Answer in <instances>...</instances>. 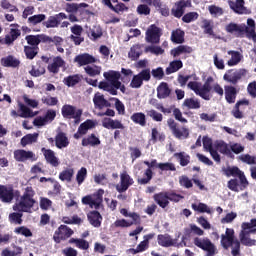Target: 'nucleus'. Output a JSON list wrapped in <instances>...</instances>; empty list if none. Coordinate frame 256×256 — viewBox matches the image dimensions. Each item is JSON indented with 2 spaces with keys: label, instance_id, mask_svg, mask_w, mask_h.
<instances>
[{
  "label": "nucleus",
  "instance_id": "obj_1",
  "mask_svg": "<svg viewBox=\"0 0 256 256\" xmlns=\"http://www.w3.org/2000/svg\"><path fill=\"white\" fill-rule=\"evenodd\" d=\"M214 81L215 79L212 76H209L202 86L201 83L197 81H190L187 84V87L193 91L195 95H198V97L204 99V101H211V98L213 97V95H211L212 90L214 93L219 95V97H223V95H225V91L219 83L214 84L213 87L211 86V83Z\"/></svg>",
  "mask_w": 256,
  "mask_h": 256
},
{
  "label": "nucleus",
  "instance_id": "obj_2",
  "mask_svg": "<svg viewBox=\"0 0 256 256\" xmlns=\"http://www.w3.org/2000/svg\"><path fill=\"white\" fill-rule=\"evenodd\" d=\"M143 163L147 165L148 168L144 171V178H138V185L151 183V179H153V169H160V171H177L175 164L171 162L158 163L157 159H152L150 162L145 160Z\"/></svg>",
  "mask_w": 256,
  "mask_h": 256
},
{
  "label": "nucleus",
  "instance_id": "obj_3",
  "mask_svg": "<svg viewBox=\"0 0 256 256\" xmlns=\"http://www.w3.org/2000/svg\"><path fill=\"white\" fill-rule=\"evenodd\" d=\"M241 238L235 237V230L226 228L225 234L221 235L220 245L223 249L231 248L232 256H241Z\"/></svg>",
  "mask_w": 256,
  "mask_h": 256
},
{
  "label": "nucleus",
  "instance_id": "obj_4",
  "mask_svg": "<svg viewBox=\"0 0 256 256\" xmlns=\"http://www.w3.org/2000/svg\"><path fill=\"white\" fill-rule=\"evenodd\" d=\"M256 218L251 219L250 222L241 224V231L239 239L245 247H255L256 245Z\"/></svg>",
  "mask_w": 256,
  "mask_h": 256
},
{
  "label": "nucleus",
  "instance_id": "obj_5",
  "mask_svg": "<svg viewBox=\"0 0 256 256\" xmlns=\"http://www.w3.org/2000/svg\"><path fill=\"white\" fill-rule=\"evenodd\" d=\"M35 190L33 187L27 186L23 195L20 197L19 202L13 205V211H18V213H29L33 209L35 201Z\"/></svg>",
  "mask_w": 256,
  "mask_h": 256
},
{
  "label": "nucleus",
  "instance_id": "obj_6",
  "mask_svg": "<svg viewBox=\"0 0 256 256\" xmlns=\"http://www.w3.org/2000/svg\"><path fill=\"white\" fill-rule=\"evenodd\" d=\"M61 113L64 119H74L76 125L81 123V117L83 116L82 109H77V107L71 104H65L62 106Z\"/></svg>",
  "mask_w": 256,
  "mask_h": 256
},
{
  "label": "nucleus",
  "instance_id": "obj_7",
  "mask_svg": "<svg viewBox=\"0 0 256 256\" xmlns=\"http://www.w3.org/2000/svg\"><path fill=\"white\" fill-rule=\"evenodd\" d=\"M193 244L195 245V247H198V249H202V251H206V256L217 255V247L207 237L205 238L195 237L193 239Z\"/></svg>",
  "mask_w": 256,
  "mask_h": 256
},
{
  "label": "nucleus",
  "instance_id": "obj_8",
  "mask_svg": "<svg viewBox=\"0 0 256 256\" xmlns=\"http://www.w3.org/2000/svg\"><path fill=\"white\" fill-rule=\"evenodd\" d=\"M163 35V29L155 24H151L146 30V42L152 43V45H157L161 43V36Z\"/></svg>",
  "mask_w": 256,
  "mask_h": 256
},
{
  "label": "nucleus",
  "instance_id": "obj_9",
  "mask_svg": "<svg viewBox=\"0 0 256 256\" xmlns=\"http://www.w3.org/2000/svg\"><path fill=\"white\" fill-rule=\"evenodd\" d=\"M103 189H100L96 194L87 195L82 198L83 205H89L91 209H99L101 207V204L103 203Z\"/></svg>",
  "mask_w": 256,
  "mask_h": 256
},
{
  "label": "nucleus",
  "instance_id": "obj_10",
  "mask_svg": "<svg viewBox=\"0 0 256 256\" xmlns=\"http://www.w3.org/2000/svg\"><path fill=\"white\" fill-rule=\"evenodd\" d=\"M193 7L191 0H179L174 3V6L171 9V15L176 19H181L185 15V10Z\"/></svg>",
  "mask_w": 256,
  "mask_h": 256
},
{
  "label": "nucleus",
  "instance_id": "obj_11",
  "mask_svg": "<svg viewBox=\"0 0 256 256\" xmlns=\"http://www.w3.org/2000/svg\"><path fill=\"white\" fill-rule=\"evenodd\" d=\"M167 124L169 129L172 132V135L176 137V139H187L189 137V129L182 127L181 129L179 128L177 122L173 120V118H170L167 120Z\"/></svg>",
  "mask_w": 256,
  "mask_h": 256
},
{
  "label": "nucleus",
  "instance_id": "obj_12",
  "mask_svg": "<svg viewBox=\"0 0 256 256\" xmlns=\"http://www.w3.org/2000/svg\"><path fill=\"white\" fill-rule=\"evenodd\" d=\"M73 233V229H71L67 225H60L58 229L54 232L53 239L55 243H61V241H67Z\"/></svg>",
  "mask_w": 256,
  "mask_h": 256
},
{
  "label": "nucleus",
  "instance_id": "obj_13",
  "mask_svg": "<svg viewBox=\"0 0 256 256\" xmlns=\"http://www.w3.org/2000/svg\"><path fill=\"white\" fill-rule=\"evenodd\" d=\"M245 75H247V70L245 69L236 70L235 72L228 70V73L224 74L223 79L226 83L237 85Z\"/></svg>",
  "mask_w": 256,
  "mask_h": 256
},
{
  "label": "nucleus",
  "instance_id": "obj_14",
  "mask_svg": "<svg viewBox=\"0 0 256 256\" xmlns=\"http://www.w3.org/2000/svg\"><path fill=\"white\" fill-rule=\"evenodd\" d=\"M133 183H135V181H133V178H131L129 173L123 171L120 174V184L116 185V191H118V193H125Z\"/></svg>",
  "mask_w": 256,
  "mask_h": 256
},
{
  "label": "nucleus",
  "instance_id": "obj_15",
  "mask_svg": "<svg viewBox=\"0 0 256 256\" xmlns=\"http://www.w3.org/2000/svg\"><path fill=\"white\" fill-rule=\"evenodd\" d=\"M14 159L20 163H25V161H37L35 153L33 151H26L24 149L14 151Z\"/></svg>",
  "mask_w": 256,
  "mask_h": 256
},
{
  "label": "nucleus",
  "instance_id": "obj_16",
  "mask_svg": "<svg viewBox=\"0 0 256 256\" xmlns=\"http://www.w3.org/2000/svg\"><path fill=\"white\" fill-rule=\"evenodd\" d=\"M228 5L236 15H247V13H249V10L245 7V0H236L235 2L233 0H229Z\"/></svg>",
  "mask_w": 256,
  "mask_h": 256
},
{
  "label": "nucleus",
  "instance_id": "obj_17",
  "mask_svg": "<svg viewBox=\"0 0 256 256\" xmlns=\"http://www.w3.org/2000/svg\"><path fill=\"white\" fill-rule=\"evenodd\" d=\"M15 199V192L13 187H7L6 185H0V200L2 203H11Z\"/></svg>",
  "mask_w": 256,
  "mask_h": 256
},
{
  "label": "nucleus",
  "instance_id": "obj_18",
  "mask_svg": "<svg viewBox=\"0 0 256 256\" xmlns=\"http://www.w3.org/2000/svg\"><path fill=\"white\" fill-rule=\"evenodd\" d=\"M74 62L78 63L79 67H84L85 65H92V63H97V58L89 53L79 54L74 58Z\"/></svg>",
  "mask_w": 256,
  "mask_h": 256
},
{
  "label": "nucleus",
  "instance_id": "obj_19",
  "mask_svg": "<svg viewBox=\"0 0 256 256\" xmlns=\"http://www.w3.org/2000/svg\"><path fill=\"white\" fill-rule=\"evenodd\" d=\"M103 75H104V78L106 79V81H108V83L113 85V87H115V89H119V87H121V81H119V79H121L120 72L112 70L109 72H104Z\"/></svg>",
  "mask_w": 256,
  "mask_h": 256
},
{
  "label": "nucleus",
  "instance_id": "obj_20",
  "mask_svg": "<svg viewBox=\"0 0 256 256\" xmlns=\"http://www.w3.org/2000/svg\"><path fill=\"white\" fill-rule=\"evenodd\" d=\"M41 153H43L44 158L49 165H52V167H59V158L55 156V152L53 150L41 148Z\"/></svg>",
  "mask_w": 256,
  "mask_h": 256
},
{
  "label": "nucleus",
  "instance_id": "obj_21",
  "mask_svg": "<svg viewBox=\"0 0 256 256\" xmlns=\"http://www.w3.org/2000/svg\"><path fill=\"white\" fill-rule=\"evenodd\" d=\"M239 89L232 85L224 86L225 100L231 105L235 103Z\"/></svg>",
  "mask_w": 256,
  "mask_h": 256
},
{
  "label": "nucleus",
  "instance_id": "obj_22",
  "mask_svg": "<svg viewBox=\"0 0 256 256\" xmlns=\"http://www.w3.org/2000/svg\"><path fill=\"white\" fill-rule=\"evenodd\" d=\"M157 241L160 247H175V245H177V239L171 238L169 234H159Z\"/></svg>",
  "mask_w": 256,
  "mask_h": 256
},
{
  "label": "nucleus",
  "instance_id": "obj_23",
  "mask_svg": "<svg viewBox=\"0 0 256 256\" xmlns=\"http://www.w3.org/2000/svg\"><path fill=\"white\" fill-rule=\"evenodd\" d=\"M64 66H65V60H63L61 56H56L53 58V62L48 65L47 69L49 73H53L54 75H57V73H59V69H61V67H64Z\"/></svg>",
  "mask_w": 256,
  "mask_h": 256
},
{
  "label": "nucleus",
  "instance_id": "obj_24",
  "mask_svg": "<svg viewBox=\"0 0 256 256\" xmlns=\"http://www.w3.org/2000/svg\"><path fill=\"white\" fill-rule=\"evenodd\" d=\"M81 145L82 147H99V145H101V140L95 133H92L82 139Z\"/></svg>",
  "mask_w": 256,
  "mask_h": 256
},
{
  "label": "nucleus",
  "instance_id": "obj_25",
  "mask_svg": "<svg viewBox=\"0 0 256 256\" xmlns=\"http://www.w3.org/2000/svg\"><path fill=\"white\" fill-rule=\"evenodd\" d=\"M87 217L90 225H92L93 227H101L103 216H101V213H99V211L97 210L90 211L87 214Z\"/></svg>",
  "mask_w": 256,
  "mask_h": 256
},
{
  "label": "nucleus",
  "instance_id": "obj_26",
  "mask_svg": "<svg viewBox=\"0 0 256 256\" xmlns=\"http://www.w3.org/2000/svg\"><path fill=\"white\" fill-rule=\"evenodd\" d=\"M102 126L104 129H125V125L121 123V120H114L111 118H104L102 120Z\"/></svg>",
  "mask_w": 256,
  "mask_h": 256
},
{
  "label": "nucleus",
  "instance_id": "obj_27",
  "mask_svg": "<svg viewBox=\"0 0 256 256\" xmlns=\"http://www.w3.org/2000/svg\"><path fill=\"white\" fill-rule=\"evenodd\" d=\"M19 37H21V30L12 28L10 29V33L3 38V44L8 46L13 45Z\"/></svg>",
  "mask_w": 256,
  "mask_h": 256
},
{
  "label": "nucleus",
  "instance_id": "obj_28",
  "mask_svg": "<svg viewBox=\"0 0 256 256\" xmlns=\"http://www.w3.org/2000/svg\"><path fill=\"white\" fill-rule=\"evenodd\" d=\"M145 45L143 44H135L130 48L128 52V57L131 61H137L143 55V48Z\"/></svg>",
  "mask_w": 256,
  "mask_h": 256
},
{
  "label": "nucleus",
  "instance_id": "obj_29",
  "mask_svg": "<svg viewBox=\"0 0 256 256\" xmlns=\"http://www.w3.org/2000/svg\"><path fill=\"white\" fill-rule=\"evenodd\" d=\"M69 138L65 132H58L55 136V145L57 149H65V147H69Z\"/></svg>",
  "mask_w": 256,
  "mask_h": 256
},
{
  "label": "nucleus",
  "instance_id": "obj_30",
  "mask_svg": "<svg viewBox=\"0 0 256 256\" xmlns=\"http://www.w3.org/2000/svg\"><path fill=\"white\" fill-rule=\"evenodd\" d=\"M193 53V48L187 45H179L170 51L172 57H179L180 55H190Z\"/></svg>",
  "mask_w": 256,
  "mask_h": 256
},
{
  "label": "nucleus",
  "instance_id": "obj_31",
  "mask_svg": "<svg viewBox=\"0 0 256 256\" xmlns=\"http://www.w3.org/2000/svg\"><path fill=\"white\" fill-rule=\"evenodd\" d=\"M153 199L159 207L162 209H165L166 207H169V198L167 196V192H159L154 194Z\"/></svg>",
  "mask_w": 256,
  "mask_h": 256
},
{
  "label": "nucleus",
  "instance_id": "obj_32",
  "mask_svg": "<svg viewBox=\"0 0 256 256\" xmlns=\"http://www.w3.org/2000/svg\"><path fill=\"white\" fill-rule=\"evenodd\" d=\"M93 103L96 109H103L104 107H111V102L105 99V96L96 93L93 98Z\"/></svg>",
  "mask_w": 256,
  "mask_h": 256
},
{
  "label": "nucleus",
  "instance_id": "obj_33",
  "mask_svg": "<svg viewBox=\"0 0 256 256\" xmlns=\"http://www.w3.org/2000/svg\"><path fill=\"white\" fill-rule=\"evenodd\" d=\"M171 95V88L167 82H161L157 87V97L158 99H167Z\"/></svg>",
  "mask_w": 256,
  "mask_h": 256
},
{
  "label": "nucleus",
  "instance_id": "obj_34",
  "mask_svg": "<svg viewBox=\"0 0 256 256\" xmlns=\"http://www.w3.org/2000/svg\"><path fill=\"white\" fill-rule=\"evenodd\" d=\"M1 65L2 67H12L15 69L21 65V61H19L17 58H14L13 55H9L1 59Z\"/></svg>",
  "mask_w": 256,
  "mask_h": 256
},
{
  "label": "nucleus",
  "instance_id": "obj_35",
  "mask_svg": "<svg viewBox=\"0 0 256 256\" xmlns=\"http://www.w3.org/2000/svg\"><path fill=\"white\" fill-rule=\"evenodd\" d=\"M171 41L176 45H181L182 43H185V31L181 29L173 30L171 33Z\"/></svg>",
  "mask_w": 256,
  "mask_h": 256
},
{
  "label": "nucleus",
  "instance_id": "obj_36",
  "mask_svg": "<svg viewBox=\"0 0 256 256\" xmlns=\"http://www.w3.org/2000/svg\"><path fill=\"white\" fill-rule=\"evenodd\" d=\"M131 121L136 125H140V127H145L147 125V117L143 112H135L130 117Z\"/></svg>",
  "mask_w": 256,
  "mask_h": 256
},
{
  "label": "nucleus",
  "instance_id": "obj_37",
  "mask_svg": "<svg viewBox=\"0 0 256 256\" xmlns=\"http://www.w3.org/2000/svg\"><path fill=\"white\" fill-rule=\"evenodd\" d=\"M63 83L66 87H75V85H79V83H81V75L74 74L67 76L63 79Z\"/></svg>",
  "mask_w": 256,
  "mask_h": 256
},
{
  "label": "nucleus",
  "instance_id": "obj_38",
  "mask_svg": "<svg viewBox=\"0 0 256 256\" xmlns=\"http://www.w3.org/2000/svg\"><path fill=\"white\" fill-rule=\"evenodd\" d=\"M179 69H183V61L174 60L169 63V66L166 68V75H172V73H177Z\"/></svg>",
  "mask_w": 256,
  "mask_h": 256
},
{
  "label": "nucleus",
  "instance_id": "obj_39",
  "mask_svg": "<svg viewBox=\"0 0 256 256\" xmlns=\"http://www.w3.org/2000/svg\"><path fill=\"white\" fill-rule=\"evenodd\" d=\"M87 7H89V4H87L85 2L80 3V4L66 3L65 11H66V13H77V11H79V9H81V8L87 9Z\"/></svg>",
  "mask_w": 256,
  "mask_h": 256
},
{
  "label": "nucleus",
  "instance_id": "obj_40",
  "mask_svg": "<svg viewBox=\"0 0 256 256\" xmlns=\"http://www.w3.org/2000/svg\"><path fill=\"white\" fill-rule=\"evenodd\" d=\"M228 55H231V59L227 62L229 67H235V65L241 63V53L239 51L230 50L228 51Z\"/></svg>",
  "mask_w": 256,
  "mask_h": 256
},
{
  "label": "nucleus",
  "instance_id": "obj_41",
  "mask_svg": "<svg viewBox=\"0 0 256 256\" xmlns=\"http://www.w3.org/2000/svg\"><path fill=\"white\" fill-rule=\"evenodd\" d=\"M38 139L39 133L26 134L24 137L21 138V145L22 147H27V145L37 143Z\"/></svg>",
  "mask_w": 256,
  "mask_h": 256
},
{
  "label": "nucleus",
  "instance_id": "obj_42",
  "mask_svg": "<svg viewBox=\"0 0 256 256\" xmlns=\"http://www.w3.org/2000/svg\"><path fill=\"white\" fill-rule=\"evenodd\" d=\"M182 106L188 109H201V101L198 98H186Z\"/></svg>",
  "mask_w": 256,
  "mask_h": 256
},
{
  "label": "nucleus",
  "instance_id": "obj_43",
  "mask_svg": "<svg viewBox=\"0 0 256 256\" xmlns=\"http://www.w3.org/2000/svg\"><path fill=\"white\" fill-rule=\"evenodd\" d=\"M215 149L219 151V153H222V155H226L227 157H230L231 159L234 157L233 152H231V149H229V146L225 142H218L215 144Z\"/></svg>",
  "mask_w": 256,
  "mask_h": 256
},
{
  "label": "nucleus",
  "instance_id": "obj_44",
  "mask_svg": "<svg viewBox=\"0 0 256 256\" xmlns=\"http://www.w3.org/2000/svg\"><path fill=\"white\" fill-rule=\"evenodd\" d=\"M19 109L21 111L20 117L22 119H29V117H35V115H38L39 112H33L31 108L25 106V104L20 103L19 104Z\"/></svg>",
  "mask_w": 256,
  "mask_h": 256
},
{
  "label": "nucleus",
  "instance_id": "obj_45",
  "mask_svg": "<svg viewBox=\"0 0 256 256\" xmlns=\"http://www.w3.org/2000/svg\"><path fill=\"white\" fill-rule=\"evenodd\" d=\"M88 37L91 41H97V39H101L103 37V29L99 26H94L89 30Z\"/></svg>",
  "mask_w": 256,
  "mask_h": 256
},
{
  "label": "nucleus",
  "instance_id": "obj_46",
  "mask_svg": "<svg viewBox=\"0 0 256 256\" xmlns=\"http://www.w3.org/2000/svg\"><path fill=\"white\" fill-rule=\"evenodd\" d=\"M222 171L226 177H238L243 173V171H241V169H239L237 166H228L226 168H222Z\"/></svg>",
  "mask_w": 256,
  "mask_h": 256
},
{
  "label": "nucleus",
  "instance_id": "obj_47",
  "mask_svg": "<svg viewBox=\"0 0 256 256\" xmlns=\"http://www.w3.org/2000/svg\"><path fill=\"white\" fill-rule=\"evenodd\" d=\"M95 125H96L95 121L91 119H87L78 127L79 133H82L83 135H87V132L89 131V129H95Z\"/></svg>",
  "mask_w": 256,
  "mask_h": 256
},
{
  "label": "nucleus",
  "instance_id": "obj_48",
  "mask_svg": "<svg viewBox=\"0 0 256 256\" xmlns=\"http://www.w3.org/2000/svg\"><path fill=\"white\" fill-rule=\"evenodd\" d=\"M174 157L179 161L181 167H187L191 163V156L185 154V152L175 153Z\"/></svg>",
  "mask_w": 256,
  "mask_h": 256
},
{
  "label": "nucleus",
  "instance_id": "obj_49",
  "mask_svg": "<svg viewBox=\"0 0 256 256\" xmlns=\"http://www.w3.org/2000/svg\"><path fill=\"white\" fill-rule=\"evenodd\" d=\"M226 31L227 33H238V35H242V33H245V28L243 25H238L233 22L226 25Z\"/></svg>",
  "mask_w": 256,
  "mask_h": 256
},
{
  "label": "nucleus",
  "instance_id": "obj_50",
  "mask_svg": "<svg viewBox=\"0 0 256 256\" xmlns=\"http://www.w3.org/2000/svg\"><path fill=\"white\" fill-rule=\"evenodd\" d=\"M73 175H75V170H73V168L63 170L59 174V180L67 181V183H71V181L73 179Z\"/></svg>",
  "mask_w": 256,
  "mask_h": 256
},
{
  "label": "nucleus",
  "instance_id": "obj_51",
  "mask_svg": "<svg viewBox=\"0 0 256 256\" xmlns=\"http://www.w3.org/2000/svg\"><path fill=\"white\" fill-rule=\"evenodd\" d=\"M247 25L245 24L242 25V27L244 28V33H247L248 35H250V37H255L256 33H255V20H253L252 18H249L247 20Z\"/></svg>",
  "mask_w": 256,
  "mask_h": 256
},
{
  "label": "nucleus",
  "instance_id": "obj_52",
  "mask_svg": "<svg viewBox=\"0 0 256 256\" xmlns=\"http://www.w3.org/2000/svg\"><path fill=\"white\" fill-rule=\"evenodd\" d=\"M24 53L26 59L33 60L34 57H37V55H39V47L24 46Z\"/></svg>",
  "mask_w": 256,
  "mask_h": 256
},
{
  "label": "nucleus",
  "instance_id": "obj_53",
  "mask_svg": "<svg viewBox=\"0 0 256 256\" xmlns=\"http://www.w3.org/2000/svg\"><path fill=\"white\" fill-rule=\"evenodd\" d=\"M84 71L86 74H88L89 77H97V75H101V66L88 65L84 67Z\"/></svg>",
  "mask_w": 256,
  "mask_h": 256
},
{
  "label": "nucleus",
  "instance_id": "obj_54",
  "mask_svg": "<svg viewBox=\"0 0 256 256\" xmlns=\"http://www.w3.org/2000/svg\"><path fill=\"white\" fill-rule=\"evenodd\" d=\"M193 211H197L198 213H208L211 214V209L209 208V206H207V204L200 202L199 204H195L193 203L191 205Z\"/></svg>",
  "mask_w": 256,
  "mask_h": 256
},
{
  "label": "nucleus",
  "instance_id": "obj_55",
  "mask_svg": "<svg viewBox=\"0 0 256 256\" xmlns=\"http://www.w3.org/2000/svg\"><path fill=\"white\" fill-rule=\"evenodd\" d=\"M197 19H199V13L197 12H188L182 16L183 23H193V21H197Z\"/></svg>",
  "mask_w": 256,
  "mask_h": 256
},
{
  "label": "nucleus",
  "instance_id": "obj_56",
  "mask_svg": "<svg viewBox=\"0 0 256 256\" xmlns=\"http://www.w3.org/2000/svg\"><path fill=\"white\" fill-rule=\"evenodd\" d=\"M25 39L28 45H31V47H39V44L41 43L40 35H28Z\"/></svg>",
  "mask_w": 256,
  "mask_h": 256
},
{
  "label": "nucleus",
  "instance_id": "obj_57",
  "mask_svg": "<svg viewBox=\"0 0 256 256\" xmlns=\"http://www.w3.org/2000/svg\"><path fill=\"white\" fill-rule=\"evenodd\" d=\"M45 19H47V16L45 14H36L28 18V23H30L31 25H38V23H43Z\"/></svg>",
  "mask_w": 256,
  "mask_h": 256
},
{
  "label": "nucleus",
  "instance_id": "obj_58",
  "mask_svg": "<svg viewBox=\"0 0 256 256\" xmlns=\"http://www.w3.org/2000/svg\"><path fill=\"white\" fill-rule=\"evenodd\" d=\"M242 163H246V165H256V156H252L250 154H242L238 157Z\"/></svg>",
  "mask_w": 256,
  "mask_h": 256
},
{
  "label": "nucleus",
  "instance_id": "obj_59",
  "mask_svg": "<svg viewBox=\"0 0 256 256\" xmlns=\"http://www.w3.org/2000/svg\"><path fill=\"white\" fill-rule=\"evenodd\" d=\"M85 179H87V168L82 167L76 174V181L78 185H83Z\"/></svg>",
  "mask_w": 256,
  "mask_h": 256
},
{
  "label": "nucleus",
  "instance_id": "obj_60",
  "mask_svg": "<svg viewBox=\"0 0 256 256\" xmlns=\"http://www.w3.org/2000/svg\"><path fill=\"white\" fill-rule=\"evenodd\" d=\"M109 101H115V109L118 111V115H125V104L119 98H110Z\"/></svg>",
  "mask_w": 256,
  "mask_h": 256
},
{
  "label": "nucleus",
  "instance_id": "obj_61",
  "mask_svg": "<svg viewBox=\"0 0 256 256\" xmlns=\"http://www.w3.org/2000/svg\"><path fill=\"white\" fill-rule=\"evenodd\" d=\"M138 15H151V8L147 4H139L136 9Z\"/></svg>",
  "mask_w": 256,
  "mask_h": 256
},
{
  "label": "nucleus",
  "instance_id": "obj_62",
  "mask_svg": "<svg viewBox=\"0 0 256 256\" xmlns=\"http://www.w3.org/2000/svg\"><path fill=\"white\" fill-rule=\"evenodd\" d=\"M179 185L185 189H191L193 187V181L189 177L182 175L179 177Z\"/></svg>",
  "mask_w": 256,
  "mask_h": 256
},
{
  "label": "nucleus",
  "instance_id": "obj_63",
  "mask_svg": "<svg viewBox=\"0 0 256 256\" xmlns=\"http://www.w3.org/2000/svg\"><path fill=\"white\" fill-rule=\"evenodd\" d=\"M146 113L148 117H151V119H153V121H156L158 123L163 121V114L157 112L156 110L151 109L146 111Z\"/></svg>",
  "mask_w": 256,
  "mask_h": 256
},
{
  "label": "nucleus",
  "instance_id": "obj_64",
  "mask_svg": "<svg viewBox=\"0 0 256 256\" xmlns=\"http://www.w3.org/2000/svg\"><path fill=\"white\" fill-rule=\"evenodd\" d=\"M208 11L213 17H220V15H223V8L217 5L208 6Z\"/></svg>",
  "mask_w": 256,
  "mask_h": 256
}]
</instances>
